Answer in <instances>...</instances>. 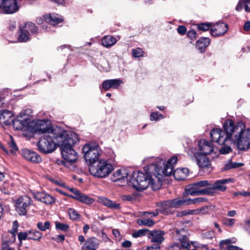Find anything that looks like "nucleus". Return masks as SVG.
<instances>
[{
  "label": "nucleus",
  "mask_w": 250,
  "mask_h": 250,
  "mask_svg": "<svg viewBox=\"0 0 250 250\" xmlns=\"http://www.w3.org/2000/svg\"><path fill=\"white\" fill-rule=\"evenodd\" d=\"M223 223L227 226H233L236 222V220L233 218H224L222 220Z\"/></svg>",
  "instance_id": "48"
},
{
  "label": "nucleus",
  "mask_w": 250,
  "mask_h": 250,
  "mask_svg": "<svg viewBox=\"0 0 250 250\" xmlns=\"http://www.w3.org/2000/svg\"><path fill=\"white\" fill-rule=\"evenodd\" d=\"M17 0H0V10L6 14H13L19 10Z\"/></svg>",
  "instance_id": "12"
},
{
  "label": "nucleus",
  "mask_w": 250,
  "mask_h": 250,
  "mask_svg": "<svg viewBox=\"0 0 250 250\" xmlns=\"http://www.w3.org/2000/svg\"><path fill=\"white\" fill-rule=\"evenodd\" d=\"M242 165V164L240 163H233L231 161H229L225 164V167L223 169L224 170H227L232 168L238 167Z\"/></svg>",
  "instance_id": "41"
},
{
  "label": "nucleus",
  "mask_w": 250,
  "mask_h": 250,
  "mask_svg": "<svg viewBox=\"0 0 250 250\" xmlns=\"http://www.w3.org/2000/svg\"><path fill=\"white\" fill-rule=\"evenodd\" d=\"M172 208H180L190 204V200L186 197H179L171 200Z\"/></svg>",
  "instance_id": "24"
},
{
  "label": "nucleus",
  "mask_w": 250,
  "mask_h": 250,
  "mask_svg": "<svg viewBox=\"0 0 250 250\" xmlns=\"http://www.w3.org/2000/svg\"><path fill=\"white\" fill-rule=\"evenodd\" d=\"M194 155L196 159L197 164L200 167L205 168L210 167V161L207 155L197 154L196 152H194Z\"/></svg>",
  "instance_id": "18"
},
{
  "label": "nucleus",
  "mask_w": 250,
  "mask_h": 250,
  "mask_svg": "<svg viewBox=\"0 0 250 250\" xmlns=\"http://www.w3.org/2000/svg\"><path fill=\"white\" fill-rule=\"evenodd\" d=\"M67 48L69 50H72V47H71V46L70 45H66V44L60 46V47H58V49L62 50V49H63L64 48Z\"/></svg>",
  "instance_id": "63"
},
{
  "label": "nucleus",
  "mask_w": 250,
  "mask_h": 250,
  "mask_svg": "<svg viewBox=\"0 0 250 250\" xmlns=\"http://www.w3.org/2000/svg\"><path fill=\"white\" fill-rule=\"evenodd\" d=\"M212 23H202L198 25V28L199 30L206 31L211 28Z\"/></svg>",
  "instance_id": "46"
},
{
  "label": "nucleus",
  "mask_w": 250,
  "mask_h": 250,
  "mask_svg": "<svg viewBox=\"0 0 250 250\" xmlns=\"http://www.w3.org/2000/svg\"><path fill=\"white\" fill-rule=\"evenodd\" d=\"M123 83V81L120 79L106 80L103 82L102 88L105 91L110 88L117 89Z\"/></svg>",
  "instance_id": "20"
},
{
  "label": "nucleus",
  "mask_w": 250,
  "mask_h": 250,
  "mask_svg": "<svg viewBox=\"0 0 250 250\" xmlns=\"http://www.w3.org/2000/svg\"><path fill=\"white\" fill-rule=\"evenodd\" d=\"M13 116L12 112L9 110H0V124L10 125L12 121Z\"/></svg>",
  "instance_id": "21"
},
{
  "label": "nucleus",
  "mask_w": 250,
  "mask_h": 250,
  "mask_svg": "<svg viewBox=\"0 0 250 250\" xmlns=\"http://www.w3.org/2000/svg\"><path fill=\"white\" fill-rule=\"evenodd\" d=\"M18 39L21 42H26L29 40V35L25 31L24 28L21 29V32L18 37Z\"/></svg>",
  "instance_id": "38"
},
{
  "label": "nucleus",
  "mask_w": 250,
  "mask_h": 250,
  "mask_svg": "<svg viewBox=\"0 0 250 250\" xmlns=\"http://www.w3.org/2000/svg\"><path fill=\"white\" fill-rule=\"evenodd\" d=\"M33 205V201L28 196L24 195L19 198L16 203V210L20 215H26Z\"/></svg>",
  "instance_id": "8"
},
{
  "label": "nucleus",
  "mask_w": 250,
  "mask_h": 250,
  "mask_svg": "<svg viewBox=\"0 0 250 250\" xmlns=\"http://www.w3.org/2000/svg\"><path fill=\"white\" fill-rule=\"evenodd\" d=\"M228 30V26L223 22L212 24L210 28V33L213 37H219L225 34Z\"/></svg>",
  "instance_id": "14"
},
{
  "label": "nucleus",
  "mask_w": 250,
  "mask_h": 250,
  "mask_svg": "<svg viewBox=\"0 0 250 250\" xmlns=\"http://www.w3.org/2000/svg\"><path fill=\"white\" fill-rule=\"evenodd\" d=\"M224 131L219 128L212 129L210 135L211 141L220 145L226 143H234L240 150L250 148V128H246L242 121L236 124L230 119L226 120L223 124Z\"/></svg>",
  "instance_id": "2"
},
{
  "label": "nucleus",
  "mask_w": 250,
  "mask_h": 250,
  "mask_svg": "<svg viewBox=\"0 0 250 250\" xmlns=\"http://www.w3.org/2000/svg\"><path fill=\"white\" fill-rule=\"evenodd\" d=\"M60 136L57 137V144L60 147L62 158L69 163H73L77 159V153L73 149V146L79 141L78 135L71 131L58 128Z\"/></svg>",
  "instance_id": "3"
},
{
  "label": "nucleus",
  "mask_w": 250,
  "mask_h": 250,
  "mask_svg": "<svg viewBox=\"0 0 250 250\" xmlns=\"http://www.w3.org/2000/svg\"><path fill=\"white\" fill-rule=\"evenodd\" d=\"M148 229H140L134 231L131 234L133 238H137L146 235L147 233Z\"/></svg>",
  "instance_id": "36"
},
{
  "label": "nucleus",
  "mask_w": 250,
  "mask_h": 250,
  "mask_svg": "<svg viewBox=\"0 0 250 250\" xmlns=\"http://www.w3.org/2000/svg\"><path fill=\"white\" fill-rule=\"evenodd\" d=\"M116 42V39L110 35L105 36L102 39V45L107 48L112 46Z\"/></svg>",
  "instance_id": "28"
},
{
  "label": "nucleus",
  "mask_w": 250,
  "mask_h": 250,
  "mask_svg": "<svg viewBox=\"0 0 250 250\" xmlns=\"http://www.w3.org/2000/svg\"><path fill=\"white\" fill-rule=\"evenodd\" d=\"M44 20L46 22L53 26L62 22V21L61 18H58L56 15L54 14L46 15L44 18Z\"/></svg>",
  "instance_id": "31"
},
{
  "label": "nucleus",
  "mask_w": 250,
  "mask_h": 250,
  "mask_svg": "<svg viewBox=\"0 0 250 250\" xmlns=\"http://www.w3.org/2000/svg\"><path fill=\"white\" fill-rule=\"evenodd\" d=\"M231 151V148L228 146H224L221 147L219 152L222 154H226L229 153Z\"/></svg>",
  "instance_id": "52"
},
{
  "label": "nucleus",
  "mask_w": 250,
  "mask_h": 250,
  "mask_svg": "<svg viewBox=\"0 0 250 250\" xmlns=\"http://www.w3.org/2000/svg\"><path fill=\"white\" fill-rule=\"evenodd\" d=\"M22 156L28 161L39 163L42 161L41 157L35 152L28 149H23L21 150Z\"/></svg>",
  "instance_id": "16"
},
{
  "label": "nucleus",
  "mask_w": 250,
  "mask_h": 250,
  "mask_svg": "<svg viewBox=\"0 0 250 250\" xmlns=\"http://www.w3.org/2000/svg\"><path fill=\"white\" fill-rule=\"evenodd\" d=\"M236 241V239L235 238L227 239L221 241L219 245L221 248L225 249L226 250H242L237 247L231 245V244L235 243Z\"/></svg>",
  "instance_id": "23"
},
{
  "label": "nucleus",
  "mask_w": 250,
  "mask_h": 250,
  "mask_svg": "<svg viewBox=\"0 0 250 250\" xmlns=\"http://www.w3.org/2000/svg\"><path fill=\"white\" fill-rule=\"evenodd\" d=\"M188 199L190 200V204H196L197 203L205 202L207 200V199L204 197H198L192 199L188 198Z\"/></svg>",
  "instance_id": "54"
},
{
  "label": "nucleus",
  "mask_w": 250,
  "mask_h": 250,
  "mask_svg": "<svg viewBox=\"0 0 250 250\" xmlns=\"http://www.w3.org/2000/svg\"><path fill=\"white\" fill-rule=\"evenodd\" d=\"M244 5L245 10L246 12H250V0H240L236 7V10L238 11H241Z\"/></svg>",
  "instance_id": "32"
},
{
  "label": "nucleus",
  "mask_w": 250,
  "mask_h": 250,
  "mask_svg": "<svg viewBox=\"0 0 250 250\" xmlns=\"http://www.w3.org/2000/svg\"><path fill=\"white\" fill-rule=\"evenodd\" d=\"M18 239L19 241L21 242V241L22 240H25L26 239H28V232H21L18 234Z\"/></svg>",
  "instance_id": "51"
},
{
  "label": "nucleus",
  "mask_w": 250,
  "mask_h": 250,
  "mask_svg": "<svg viewBox=\"0 0 250 250\" xmlns=\"http://www.w3.org/2000/svg\"><path fill=\"white\" fill-rule=\"evenodd\" d=\"M34 198L46 204H51L55 202V199L45 192H37L34 194Z\"/></svg>",
  "instance_id": "19"
},
{
  "label": "nucleus",
  "mask_w": 250,
  "mask_h": 250,
  "mask_svg": "<svg viewBox=\"0 0 250 250\" xmlns=\"http://www.w3.org/2000/svg\"><path fill=\"white\" fill-rule=\"evenodd\" d=\"M19 228V225L17 221H14L13 223V226L12 229L9 231L10 234H11L12 237L13 238V240L14 241L16 239V233L18 231V229Z\"/></svg>",
  "instance_id": "43"
},
{
  "label": "nucleus",
  "mask_w": 250,
  "mask_h": 250,
  "mask_svg": "<svg viewBox=\"0 0 250 250\" xmlns=\"http://www.w3.org/2000/svg\"><path fill=\"white\" fill-rule=\"evenodd\" d=\"M244 29L247 31L250 30V21H247L245 23L244 25Z\"/></svg>",
  "instance_id": "62"
},
{
  "label": "nucleus",
  "mask_w": 250,
  "mask_h": 250,
  "mask_svg": "<svg viewBox=\"0 0 250 250\" xmlns=\"http://www.w3.org/2000/svg\"><path fill=\"white\" fill-rule=\"evenodd\" d=\"M98 201L99 203L112 209H119L121 208L120 204L104 197H99Z\"/></svg>",
  "instance_id": "22"
},
{
  "label": "nucleus",
  "mask_w": 250,
  "mask_h": 250,
  "mask_svg": "<svg viewBox=\"0 0 250 250\" xmlns=\"http://www.w3.org/2000/svg\"><path fill=\"white\" fill-rule=\"evenodd\" d=\"M99 246L98 240L95 238L89 239L85 243L83 247V250H92L97 249Z\"/></svg>",
  "instance_id": "30"
},
{
  "label": "nucleus",
  "mask_w": 250,
  "mask_h": 250,
  "mask_svg": "<svg viewBox=\"0 0 250 250\" xmlns=\"http://www.w3.org/2000/svg\"><path fill=\"white\" fill-rule=\"evenodd\" d=\"M138 223L140 225H143L148 227L152 226L154 224L153 220L147 218L140 219L138 221Z\"/></svg>",
  "instance_id": "42"
},
{
  "label": "nucleus",
  "mask_w": 250,
  "mask_h": 250,
  "mask_svg": "<svg viewBox=\"0 0 250 250\" xmlns=\"http://www.w3.org/2000/svg\"><path fill=\"white\" fill-rule=\"evenodd\" d=\"M25 31L29 35L30 33L35 34L38 32L37 27L32 22H27L23 27Z\"/></svg>",
  "instance_id": "35"
},
{
  "label": "nucleus",
  "mask_w": 250,
  "mask_h": 250,
  "mask_svg": "<svg viewBox=\"0 0 250 250\" xmlns=\"http://www.w3.org/2000/svg\"><path fill=\"white\" fill-rule=\"evenodd\" d=\"M132 245V243L129 240H125L121 244V246L123 248H130Z\"/></svg>",
  "instance_id": "60"
},
{
  "label": "nucleus",
  "mask_w": 250,
  "mask_h": 250,
  "mask_svg": "<svg viewBox=\"0 0 250 250\" xmlns=\"http://www.w3.org/2000/svg\"><path fill=\"white\" fill-rule=\"evenodd\" d=\"M128 173L125 169H119L114 172L112 175V180L114 181L124 180L127 179Z\"/></svg>",
  "instance_id": "27"
},
{
  "label": "nucleus",
  "mask_w": 250,
  "mask_h": 250,
  "mask_svg": "<svg viewBox=\"0 0 250 250\" xmlns=\"http://www.w3.org/2000/svg\"><path fill=\"white\" fill-rule=\"evenodd\" d=\"M172 172L176 180H183L188 176L189 170L187 168H177Z\"/></svg>",
  "instance_id": "26"
},
{
  "label": "nucleus",
  "mask_w": 250,
  "mask_h": 250,
  "mask_svg": "<svg viewBox=\"0 0 250 250\" xmlns=\"http://www.w3.org/2000/svg\"><path fill=\"white\" fill-rule=\"evenodd\" d=\"M60 127H56L49 134H45L41 137L38 144V149L40 152L44 154L49 153L54 151L56 148L57 137L60 136V132L55 131Z\"/></svg>",
  "instance_id": "4"
},
{
  "label": "nucleus",
  "mask_w": 250,
  "mask_h": 250,
  "mask_svg": "<svg viewBox=\"0 0 250 250\" xmlns=\"http://www.w3.org/2000/svg\"><path fill=\"white\" fill-rule=\"evenodd\" d=\"M12 125L15 130H26L28 126L30 127V121L28 117L18 115L14 119H12Z\"/></svg>",
  "instance_id": "13"
},
{
  "label": "nucleus",
  "mask_w": 250,
  "mask_h": 250,
  "mask_svg": "<svg viewBox=\"0 0 250 250\" xmlns=\"http://www.w3.org/2000/svg\"><path fill=\"white\" fill-rule=\"evenodd\" d=\"M69 189L71 192H72L74 194V195H71L70 196L74 199H76V197H77L81 193V192L79 190L75 188H69Z\"/></svg>",
  "instance_id": "55"
},
{
  "label": "nucleus",
  "mask_w": 250,
  "mask_h": 250,
  "mask_svg": "<svg viewBox=\"0 0 250 250\" xmlns=\"http://www.w3.org/2000/svg\"><path fill=\"white\" fill-rule=\"evenodd\" d=\"M236 211L234 210H232L228 212L227 215L229 217H233L236 215Z\"/></svg>",
  "instance_id": "64"
},
{
  "label": "nucleus",
  "mask_w": 250,
  "mask_h": 250,
  "mask_svg": "<svg viewBox=\"0 0 250 250\" xmlns=\"http://www.w3.org/2000/svg\"><path fill=\"white\" fill-rule=\"evenodd\" d=\"M9 146L11 148V151H17L18 149L16 144L11 136L10 137V141L9 143Z\"/></svg>",
  "instance_id": "53"
},
{
  "label": "nucleus",
  "mask_w": 250,
  "mask_h": 250,
  "mask_svg": "<svg viewBox=\"0 0 250 250\" xmlns=\"http://www.w3.org/2000/svg\"><path fill=\"white\" fill-rule=\"evenodd\" d=\"M37 227L40 230L44 231L50 229V223L49 221H45L43 224L42 222H39L37 224Z\"/></svg>",
  "instance_id": "39"
},
{
  "label": "nucleus",
  "mask_w": 250,
  "mask_h": 250,
  "mask_svg": "<svg viewBox=\"0 0 250 250\" xmlns=\"http://www.w3.org/2000/svg\"><path fill=\"white\" fill-rule=\"evenodd\" d=\"M238 195H240L244 197H247L250 196V191H242L238 193Z\"/></svg>",
  "instance_id": "61"
},
{
  "label": "nucleus",
  "mask_w": 250,
  "mask_h": 250,
  "mask_svg": "<svg viewBox=\"0 0 250 250\" xmlns=\"http://www.w3.org/2000/svg\"><path fill=\"white\" fill-rule=\"evenodd\" d=\"M75 199L86 204H91L94 201V199L81 192L76 197Z\"/></svg>",
  "instance_id": "33"
},
{
  "label": "nucleus",
  "mask_w": 250,
  "mask_h": 250,
  "mask_svg": "<svg viewBox=\"0 0 250 250\" xmlns=\"http://www.w3.org/2000/svg\"><path fill=\"white\" fill-rule=\"evenodd\" d=\"M189 233L187 229H176L174 233V238L179 240L182 248L186 250H189L190 248L188 240Z\"/></svg>",
  "instance_id": "11"
},
{
  "label": "nucleus",
  "mask_w": 250,
  "mask_h": 250,
  "mask_svg": "<svg viewBox=\"0 0 250 250\" xmlns=\"http://www.w3.org/2000/svg\"><path fill=\"white\" fill-rule=\"evenodd\" d=\"M209 182L207 180L198 181L187 186L186 191L191 195H209Z\"/></svg>",
  "instance_id": "7"
},
{
  "label": "nucleus",
  "mask_w": 250,
  "mask_h": 250,
  "mask_svg": "<svg viewBox=\"0 0 250 250\" xmlns=\"http://www.w3.org/2000/svg\"><path fill=\"white\" fill-rule=\"evenodd\" d=\"M198 146L201 152L197 153V154L207 155L211 153L213 151V147L211 143L205 139H202L198 141Z\"/></svg>",
  "instance_id": "17"
},
{
  "label": "nucleus",
  "mask_w": 250,
  "mask_h": 250,
  "mask_svg": "<svg viewBox=\"0 0 250 250\" xmlns=\"http://www.w3.org/2000/svg\"><path fill=\"white\" fill-rule=\"evenodd\" d=\"M67 212L70 218L72 220H76L80 217V215L78 213L77 211L74 208H68Z\"/></svg>",
  "instance_id": "40"
},
{
  "label": "nucleus",
  "mask_w": 250,
  "mask_h": 250,
  "mask_svg": "<svg viewBox=\"0 0 250 250\" xmlns=\"http://www.w3.org/2000/svg\"><path fill=\"white\" fill-rule=\"evenodd\" d=\"M164 118V116L158 112H153L150 114V120L151 121H158Z\"/></svg>",
  "instance_id": "45"
},
{
  "label": "nucleus",
  "mask_w": 250,
  "mask_h": 250,
  "mask_svg": "<svg viewBox=\"0 0 250 250\" xmlns=\"http://www.w3.org/2000/svg\"><path fill=\"white\" fill-rule=\"evenodd\" d=\"M171 200L165 201L163 202L158 203L157 206L159 208V211L164 214H168L171 212L170 209L172 208Z\"/></svg>",
  "instance_id": "25"
},
{
  "label": "nucleus",
  "mask_w": 250,
  "mask_h": 250,
  "mask_svg": "<svg viewBox=\"0 0 250 250\" xmlns=\"http://www.w3.org/2000/svg\"><path fill=\"white\" fill-rule=\"evenodd\" d=\"M145 52L142 48L137 47L132 49V56L133 57L138 58L143 57Z\"/></svg>",
  "instance_id": "37"
},
{
  "label": "nucleus",
  "mask_w": 250,
  "mask_h": 250,
  "mask_svg": "<svg viewBox=\"0 0 250 250\" xmlns=\"http://www.w3.org/2000/svg\"><path fill=\"white\" fill-rule=\"evenodd\" d=\"M187 36L191 40L194 39L196 37V32L193 30H189L187 33Z\"/></svg>",
  "instance_id": "57"
},
{
  "label": "nucleus",
  "mask_w": 250,
  "mask_h": 250,
  "mask_svg": "<svg viewBox=\"0 0 250 250\" xmlns=\"http://www.w3.org/2000/svg\"><path fill=\"white\" fill-rule=\"evenodd\" d=\"M55 225L57 229L61 230L66 231L69 228V226L67 225L60 222H56Z\"/></svg>",
  "instance_id": "50"
},
{
  "label": "nucleus",
  "mask_w": 250,
  "mask_h": 250,
  "mask_svg": "<svg viewBox=\"0 0 250 250\" xmlns=\"http://www.w3.org/2000/svg\"><path fill=\"white\" fill-rule=\"evenodd\" d=\"M28 234V239L39 241L42 237V233L37 230H32L27 231Z\"/></svg>",
  "instance_id": "34"
},
{
  "label": "nucleus",
  "mask_w": 250,
  "mask_h": 250,
  "mask_svg": "<svg viewBox=\"0 0 250 250\" xmlns=\"http://www.w3.org/2000/svg\"><path fill=\"white\" fill-rule=\"evenodd\" d=\"M195 211L194 210H190L189 211H186V210H184V211H182L181 212H179L178 214H177V215L178 216H185V215H188V214H193V212Z\"/></svg>",
  "instance_id": "58"
},
{
  "label": "nucleus",
  "mask_w": 250,
  "mask_h": 250,
  "mask_svg": "<svg viewBox=\"0 0 250 250\" xmlns=\"http://www.w3.org/2000/svg\"><path fill=\"white\" fill-rule=\"evenodd\" d=\"M187 31V28L183 25L179 26L177 28V32L180 35H184Z\"/></svg>",
  "instance_id": "56"
},
{
  "label": "nucleus",
  "mask_w": 250,
  "mask_h": 250,
  "mask_svg": "<svg viewBox=\"0 0 250 250\" xmlns=\"http://www.w3.org/2000/svg\"><path fill=\"white\" fill-rule=\"evenodd\" d=\"M232 181V179L229 178L219 180L213 183L212 182H209V191H210V194H212L213 193V191L215 190L221 191H225L227 188V187L225 186V185L229 182H231Z\"/></svg>",
  "instance_id": "15"
},
{
  "label": "nucleus",
  "mask_w": 250,
  "mask_h": 250,
  "mask_svg": "<svg viewBox=\"0 0 250 250\" xmlns=\"http://www.w3.org/2000/svg\"><path fill=\"white\" fill-rule=\"evenodd\" d=\"M214 208L213 205L206 206L202 207L200 209V211L203 214H208Z\"/></svg>",
  "instance_id": "47"
},
{
  "label": "nucleus",
  "mask_w": 250,
  "mask_h": 250,
  "mask_svg": "<svg viewBox=\"0 0 250 250\" xmlns=\"http://www.w3.org/2000/svg\"><path fill=\"white\" fill-rule=\"evenodd\" d=\"M113 169V166L103 159L92 163L89 167V171L92 176L102 179L107 177Z\"/></svg>",
  "instance_id": "5"
},
{
  "label": "nucleus",
  "mask_w": 250,
  "mask_h": 250,
  "mask_svg": "<svg viewBox=\"0 0 250 250\" xmlns=\"http://www.w3.org/2000/svg\"><path fill=\"white\" fill-rule=\"evenodd\" d=\"M159 209L158 208L155 212H144L143 214L144 215H146L147 217L148 216V215H150L151 216H156L159 214Z\"/></svg>",
  "instance_id": "59"
},
{
  "label": "nucleus",
  "mask_w": 250,
  "mask_h": 250,
  "mask_svg": "<svg viewBox=\"0 0 250 250\" xmlns=\"http://www.w3.org/2000/svg\"><path fill=\"white\" fill-rule=\"evenodd\" d=\"M210 43V40L208 38H202L199 39L196 43V47L201 52L205 51V49Z\"/></svg>",
  "instance_id": "29"
},
{
  "label": "nucleus",
  "mask_w": 250,
  "mask_h": 250,
  "mask_svg": "<svg viewBox=\"0 0 250 250\" xmlns=\"http://www.w3.org/2000/svg\"><path fill=\"white\" fill-rule=\"evenodd\" d=\"M152 161V163L145 167L146 173L140 171H135L133 173L129 181V184L134 189L138 191H143L150 186L154 190L159 189L161 184L159 182L160 177H157L158 181L155 182L152 178L151 173L154 171V175L169 176L172 173L174 166L177 161V157L173 156L170 158L165 164L166 160L160 158H150L148 159Z\"/></svg>",
  "instance_id": "1"
},
{
  "label": "nucleus",
  "mask_w": 250,
  "mask_h": 250,
  "mask_svg": "<svg viewBox=\"0 0 250 250\" xmlns=\"http://www.w3.org/2000/svg\"><path fill=\"white\" fill-rule=\"evenodd\" d=\"M32 110L30 108H27L21 112L19 115L28 117V119H29L31 121L30 117L32 116Z\"/></svg>",
  "instance_id": "49"
},
{
  "label": "nucleus",
  "mask_w": 250,
  "mask_h": 250,
  "mask_svg": "<svg viewBox=\"0 0 250 250\" xmlns=\"http://www.w3.org/2000/svg\"><path fill=\"white\" fill-rule=\"evenodd\" d=\"M83 152L85 160L90 165L98 161L102 153L99 145L96 143H89L84 145L83 147Z\"/></svg>",
  "instance_id": "6"
},
{
  "label": "nucleus",
  "mask_w": 250,
  "mask_h": 250,
  "mask_svg": "<svg viewBox=\"0 0 250 250\" xmlns=\"http://www.w3.org/2000/svg\"><path fill=\"white\" fill-rule=\"evenodd\" d=\"M30 128L33 132L38 134H49L52 130L50 124H48L45 120H39L30 122Z\"/></svg>",
  "instance_id": "10"
},
{
  "label": "nucleus",
  "mask_w": 250,
  "mask_h": 250,
  "mask_svg": "<svg viewBox=\"0 0 250 250\" xmlns=\"http://www.w3.org/2000/svg\"><path fill=\"white\" fill-rule=\"evenodd\" d=\"M137 194L135 193L125 195L122 196V199L123 200L129 202H133L134 201H135L137 199Z\"/></svg>",
  "instance_id": "44"
},
{
  "label": "nucleus",
  "mask_w": 250,
  "mask_h": 250,
  "mask_svg": "<svg viewBox=\"0 0 250 250\" xmlns=\"http://www.w3.org/2000/svg\"><path fill=\"white\" fill-rule=\"evenodd\" d=\"M165 232L163 230L159 229H153L149 230L148 229L146 237L149 241L154 244L151 247H154V250L160 249V245L164 241V235Z\"/></svg>",
  "instance_id": "9"
}]
</instances>
